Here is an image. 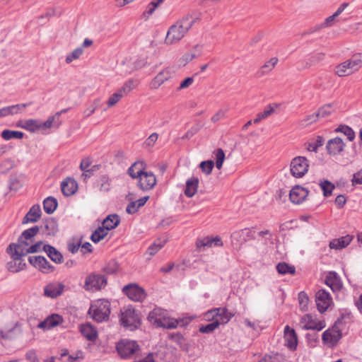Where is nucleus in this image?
Returning a JSON list of instances; mask_svg holds the SVG:
<instances>
[{
  "instance_id": "obj_1",
  "label": "nucleus",
  "mask_w": 362,
  "mask_h": 362,
  "mask_svg": "<svg viewBox=\"0 0 362 362\" xmlns=\"http://www.w3.org/2000/svg\"><path fill=\"white\" fill-rule=\"evenodd\" d=\"M198 19L189 13L183 16L169 28L165 42L172 45L181 40Z\"/></svg>"
},
{
  "instance_id": "obj_2",
  "label": "nucleus",
  "mask_w": 362,
  "mask_h": 362,
  "mask_svg": "<svg viewBox=\"0 0 362 362\" xmlns=\"http://www.w3.org/2000/svg\"><path fill=\"white\" fill-rule=\"evenodd\" d=\"M351 318V313H343L340 317L334 322L332 328L325 330L322 337L324 344L330 346H335L342 337L341 331L343 329V321L345 320H350Z\"/></svg>"
},
{
  "instance_id": "obj_3",
  "label": "nucleus",
  "mask_w": 362,
  "mask_h": 362,
  "mask_svg": "<svg viewBox=\"0 0 362 362\" xmlns=\"http://www.w3.org/2000/svg\"><path fill=\"white\" fill-rule=\"evenodd\" d=\"M361 67H362V53H357L337 66L335 73L340 77L346 76L358 71Z\"/></svg>"
},
{
  "instance_id": "obj_4",
  "label": "nucleus",
  "mask_w": 362,
  "mask_h": 362,
  "mask_svg": "<svg viewBox=\"0 0 362 362\" xmlns=\"http://www.w3.org/2000/svg\"><path fill=\"white\" fill-rule=\"evenodd\" d=\"M88 313L97 322L107 321L110 314V303L107 300H98L90 307Z\"/></svg>"
},
{
  "instance_id": "obj_5",
  "label": "nucleus",
  "mask_w": 362,
  "mask_h": 362,
  "mask_svg": "<svg viewBox=\"0 0 362 362\" xmlns=\"http://www.w3.org/2000/svg\"><path fill=\"white\" fill-rule=\"evenodd\" d=\"M121 325L130 330L137 329L141 325L139 313L133 308H124L121 310Z\"/></svg>"
},
{
  "instance_id": "obj_6",
  "label": "nucleus",
  "mask_w": 362,
  "mask_h": 362,
  "mask_svg": "<svg viewBox=\"0 0 362 362\" xmlns=\"http://www.w3.org/2000/svg\"><path fill=\"white\" fill-rule=\"evenodd\" d=\"M107 279L104 274L91 273L86 277L83 288L87 291L95 292L105 288Z\"/></svg>"
},
{
  "instance_id": "obj_7",
  "label": "nucleus",
  "mask_w": 362,
  "mask_h": 362,
  "mask_svg": "<svg viewBox=\"0 0 362 362\" xmlns=\"http://www.w3.org/2000/svg\"><path fill=\"white\" fill-rule=\"evenodd\" d=\"M116 349L121 358L126 359L136 354L140 348L135 341L122 339L117 344Z\"/></svg>"
},
{
  "instance_id": "obj_8",
  "label": "nucleus",
  "mask_w": 362,
  "mask_h": 362,
  "mask_svg": "<svg viewBox=\"0 0 362 362\" xmlns=\"http://www.w3.org/2000/svg\"><path fill=\"white\" fill-rule=\"evenodd\" d=\"M309 162L304 156H297L292 159L290 171L295 177H302L308 170Z\"/></svg>"
},
{
  "instance_id": "obj_9",
  "label": "nucleus",
  "mask_w": 362,
  "mask_h": 362,
  "mask_svg": "<svg viewBox=\"0 0 362 362\" xmlns=\"http://www.w3.org/2000/svg\"><path fill=\"white\" fill-rule=\"evenodd\" d=\"M33 243L30 240L21 239V235L18 239L17 243H11L6 248V252L12 257H24L26 255L25 250H28Z\"/></svg>"
},
{
  "instance_id": "obj_10",
  "label": "nucleus",
  "mask_w": 362,
  "mask_h": 362,
  "mask_svg": "<svg viewBox=\"0 0 362 362\" xmlns=\"http://www.w3.org/2000/svg\"><path fill=\"white\" fill-rule=\"evenodd\" d=\"M23 320L7 325L4 329H0L1 338L5 340H11L20 337L23 334Z\"/></svg>"
},
{
  "instance_id": "obj_11",
  "label": "nucleus",
  "mask_w": 362,
  "mask_h": 362,
  "mask_svg": "<svg viewBox=\"0 0 362 362\" xmlns=\"http://www.w3.org/2000/svg\"><path fill=\"white\" fill-rule=\"evenodd\" d=\"M123 293L131 300L134 301H143L146 294L145 290L137 284H129L122 288Z\"/></svg>"
},
{
  "instance_id": "obj_12",
  "label": "nucleus",
  "mask_w": 362,
  "mask_h": 362,
  "mask_svg": "<svg viewBox=\"0 0 362 362\" xmlns=\"http://www.w3.org/2000/svg\"><path fill=\"white\" fill-rule=\"evenodd\" d=\"M206 316L211 317L212 320L219 322L220 325L228 323L233 317V314L228 310L226 308H218L209 310Z\"/></svg>"
},
{
  "instance_id": "obj_13",
  "label": "nucleus",
  "mask_w": 362,
  "mask_h": 362,
  "mask_svg": "<svg viewBox=\"0 0 362 362\" xmlns=\"http://www.w3.org/2000/svg\"><path fill=\"white\" fill-rule=\"evenodd\" d=\"M28 262L42 273H51L55 269V267L43 256H30L28 257Z\"/></svg>"
},
{
  "instance_id": "obj_14",
  "label": "nucleus",
  "mask_w": 362,
  "mask_h": 362,
  "mask_svg": "<svg viewBox=\"0 0 362 362\" xmlns=\"http://www.w3.org/2000/svg\"><path fill=\"white\" fill-rule=\"evenodd\" d=\"M315 302L320 313L325 312L332 303L330 293L325 289H320L315 294Z\"/></svg>"
},
{
  "instance_id": "obj_15",
  "label": "nucleus",
  "mask_w": 362,
  "mask_h": 362,
  "mask_svg": "<svg viewBox=\"0 0 362 362\" xmlns=\"http://www.w3.org/2000/svg\"><path fill=\"white\" fill-rule=\"evenodd\" d=\"M139 179L138 187L143 191L150 190L156 185V176L151 172L144 170Z\"/></svg>"
},
{
  "instance_id": "obj_16",
  "label": "nucleus",
  "mask_w": 362,
  "mask_h": 362,
  "mask_svg": "<svg viewBox=\"0 0 362 362\" xmlns=\"http://www.w3.org/2000/svg\"><path fill=\"white\" fill-rule=\"evenodd\" d=\"M345 147V144L340 137H335L329 139L326 145V149L328 154L331 156H337L341 154Z\"/></svg>"
},
{
  "instance_id": "obj_17",
  "label": "nucleus",
  "mask_w": 362,
  "mask_h": 362,
  "mask_svg": "<svg viewBox=\"0 0 362 362\" xmlns=\"http://www.w3.org/2000/svg\"><path fill=\"white\" fill-rule=\"evenodd\" d=\"M223 241L218 236L214 238L206 236L203 238H198L196 242V245L199 249L204 250L206 248L211 247L213 246H222Z\"/></svg>"
},
{
  "instance_id": "obj_18",
  "label": "nucleus",
  "mask_w": 362,
  "mask_h": 362,
  "mask_svg": "<svg viewBox=\"0 0 362 362\" xmlns=\"http://www.w3.org/2000/svg\"><path fill=\"white\" fill-rule=\"evenodd\" d=\"M284 333L286 347L291 351L296 350L298 345V336L295 330L288 325H286L284 328Z\"/></svg>"
},
{
  "instance_id": "obj_19",
  "label": "nucleus",
  "mask_w": 362,
  "mask_h": 362,
  "mask_svg": "<svg viewBox=\"0 0 362 362\" xmlns=\"http://www.w3.org/2000/svg\"><path fill=\"white\" fill-rule=\"evenodd\" d=\"M62 316L58 314H52L45 318V320L40 322L37 327L42 329H50L63 322Z\"/></svg>"
},
{
  "instance_id": "obj_20",
  "label": "nucleus",
  "mask_w": 362,
  "mask_h": 362,
  "mask_svg": "<svg viewBox=\"0 0 362 362\" xmlns=\"http://www.w3.org/2000/svg\"><path fill=\"white\" fill-rule=\"evenodd\" d=\"M308 195V190L303 187L296 185L289 192V199L294 204L301 203Z\"/></svg>"
},
{
  "instance_id": "obj_21",
  "label": "nucleus",
  "mask_w": 362,
  "mask_h": 362,
  "mask_svg": "<svg viewBox=\"0 0 362 362\" xmlns=\"http://www.w3.org/2000/svg\"><path fill=\"white\" fill-rule=\"evenodd\" d=\"M325 283L333 292L339 291L342 288V283L340 277L335 272H329L325 276Z\"/></svg>"
},
{
  "instance_id": "obj_22",
  "label": "nucleus",
  "mask_w": 362,
  "mask_h": 362,
  "mask_svg": "<svg viewBox=\"0 0 362 362\" xmlns=\"http://www.w3.org/2000/svg\"><path fill=\"white\" fill-rule=\"evenodd\" d=\"M64 285L60 282H53L47 284L44 288L45 296L52 298H57L62 294Z\"/></svg>"
},
{
  "instance_id": "obj_23",
  "label": "nucleus",
  "mask_w": 362,
  "mask_h": 362,
  "mask_svg": "<svg viewBox=\"0 0 362 362\" xmlns=\"http://www.w3.org/2000/svg\"><path fill=\"white\" fill-rule=\"evenodd\" d=\"M78 189L77 182L74 178L67 177L61 183V189L63 194L66 197L74 194Z\"/></svg>"
},
{
  "instance_id": "obj_24",
  "label": "nucleus",
  "mask_w": 362,
  "mask_h": 362,
  "mask_svg": "<svg viewBox=\"0 0 362 362\" xmlns=\"http://www.w3.org/2000/svg\"><path fill=\"white\" fill-rule=\"evenodd\" d=\"M43 251L46 252L49 259L56 264H61L64 261L62 254L54 247L50 245H44Z\"/></svg>"
},
{
  "instance_id": "obj_25",
  "label": "nucleus",
  "mask_w": 362,
  "mask_h": 362,
  "mask_svg": "<svg viewBox=\"0 0 362 362\" xmlns=\"http://www.w3.org/2000/svg\"><path fill=\"white\" fill-rule=\"evenodd\" d=\"M184 320H176L168 316V313L161 318V320L156 325V327H163L165 329H175L180 322H182Z\"/></svg>"
},
{
  "instance_id": "obj_26",
  "label": "nucleus",
  "mask_w": 362,
  "mask_h": 362,
  "mask_svg": "<svg viewBox=\"0 0 362 362\" xmlns=\"http://www.w3.org/2000/svg\"><path fill=\"white\" fill-rule=\"evenodd\" d=\"M42 214L41 209L39 204L33 205L23 219V223L29 222L35 223L40 218Z\"/></svg>"
},
{
  "instance_id": "obj_27",
  "label": "nucleus",
  "mask_w": 362,
  "mask_h": 362,
  "mask_svg": "<svg viewBox=\"0 0 362 362\" xmlns=\"http://www.w3.org/2000/svg\"><path fill=\"white\" fill-rule=\"evenodd\" d=\"M172 71L169 68L165 69L159 72L152 81L151 85L153 88H158L165 81L171 78Z\"/></svg>"
},
{
  "instance_id": "obj_28",
  "label": "nucleus",
  "mask_w": 362,
  "mask_h": 362,
  "mask_svg": "<svg viewBox=\"0 0 362 362\" xmlns=\"http://www.w3.org/2000/svg\"><path fill=\"white\" fill-rule=\"evenodd\" d=\"M42 229L45 235H54L58 231L57 222L52 218H47L42 223Z\"/></svg>"
},
{
  "instance_id": "obj_29",
  "label": "nucleus",
  "mask_w": 362,
  "mask_h": 362,
  "mask_svg": "<svg viewBox=\"0 0 362 362\" xmlns=\"http://www.w3.org/2000/svg\"><path fill=\"white\" fill-rule=\"evenodd\" d=\"M12 260L7 263V269L11 272H18L21 270L25 269L26 264L22 259V257H18V258H15L16 257L11 256Z\"/></svg>"
},
{
  "instance_id": "obj_30",
  "label": "nucleus",
  "mask_w": 362,
  "mask_h": 362,
  "mask_svg": "<svg viewBox=\"0 0 362 362\" xmlns=\"http://www.w3.org/2000/svg\"><path fill=\"white\" fill-rule=\"evenodd\" d=\"M352 240V236L346 235L338 239H334L329 243V247L334 250H341L348 246Z\"/></svg>"
},
{
  "instance_id": "obj_31",
  "label": "nucleus",
  "mask_w": 362,
  "mask_h": 362,
  "mask_svg": "<svg viewBox=\"0 0 362 362\" xmlns=\"http://www.w3.org/2000/svg\"><path fill=\"white\" fill-rule=\"evenodd\" d=\"M166 313V310H163L160 308H156L148 313L147 320L151 324L156 327Z\"/></svg>"
},
{
  "instance_id": "obj_32",
  "label": "nucleus",
  "mask_w": 362,
  "mask_h": 362,
  "mask_svg": "<svg viewBox=\"0 0 362 362\" xmlns=\"http://www.w3.org/2000/svg\"><path fill=\"white\" fill-rule=\"evenodd\" d=\"M120 223V218L117 214L108 215L103 221V226L108 231L115 228Z\"/></svg>"
},
{
  "instance_id": "obj_33",
  "label": "nucleus",
  "mask_w": 362,
  "mask_h": 362,
  "mask_svg": "<svg viewBox=\"0 0 362 362\" xmlns=\"http://www.w3.org/2000/svg\"><path fill=\"white\" fill-rule=\"evenodd\" d=\"M199 185V179L197 177H191L186 182V188L185 194L188 197H193L197 191Z\"/></svg>"
},
{
  "instance_id": "obj_34",
  "label": "nucleus",
  "mask_w": 362,
  "mask_h": 362,
  "mask_svg": "<svg viewBox=\"0 0 362 362\" xmlns=\"http://www.w3.org/2000/svg\"><path fill=\"white\" fill-rule=\"evenodd\" d=\"M81 334L89 341L96 339L97 331L89 324L82 325L80 327Z\"/></svg>"
},
{
  "instance_id": "obj_35",
  "label": "nucleus",
  "mask_w": 362,
  "mask_h": 362,
  "mask_svg": "<svg viewBox=\"0 0 362 362\" xmlns=\"http://www.w3.org/2000/svg\"><path fill=\"white\" fill-rule=\"evenodd\" d=\"M278 62H279V59L277 57L271 58L269 61L265 62L260 67L259 70L257 71L258 76H262L266 75L268 73H269L275 67V66L277 64Z\"/></svg>"
},
{
  "instance_id": "obj_36",
  "label": "nucleus",
  "mask_w": 362,
  "mask_h": 362,
  "mask_svg": "<svg viewBox=\"0 0 362 362\" xmlns=\"http://www.w3.org/2000/svg\"><path fill=\"white\" fill-rule=\"evenodd\" d=\"M144 163L142 162H135L128 169L127 173L129 175L133 178H139L143 174Z\"/></svg>"
},
{
  "instance_id": "obj_37",
  "label": "nucleus",
  "mask_w": 362,
  "mask_h": 362,
  "mask_svg": "<svg viewBox=\"0 0 362 362\" xmlns=\"http://www.w3.org/2000/svg\"><path fill=\"white\" fill-rule=\"evenodd\" d=\"M57 200L53 197H48L43 201L44 211L48 214L54 213L57 209Z\"/></svg>"
},
{
  "instance_id": "obj_38",
  "label": "nucleus",
  "mask_w": 362,
  "mask_h": 362,
  "mask_svg": "<svg viewBox=\"0 0 362 362\" xmlns=\"http://www.w3.org/2000/svg\"><path fill=\"white\" fill-rule=\"evenodd\" d=\"M167 243L166 239L158 238L147 249L146 253L151 257L155 255Z\"/></svg>"
},
{
  "instance_id": "obj_39",
  "label": "nucleus",
  "mask_w": 362,
  "mask_h": 362,
  "mask_svg": "<svg viewBox=\"0 0 362 362\" xmlns=\"http://www.w3.org/2000/svg\"><path fill=\"white\" fill-rule=\"evenodd\" d=\"M60 124H61V122H60V120H58L57 115L50 116L44 122H42L40 121V130H46L47 129L51 128L53 126L56 127H59Z\"/></svg>"
},
{
  "instance_id": "obj_40",
  "label": "nucleus",
  "mask_w": 362,
  "mask_h": 362,
  "mask_svg": "<svg viewBox=\"0 0 362 362\" xmlns=\"http://www.w3.org/2000/svg\"><path fill=\"white\" fill-rule=\"evenodd\" d=\"M315 320H313V316L310 315H305L303 316L300 321V326L303 329H315Z\"/></svg>"
},
{
  "instance_id": "obj_41",
  "label": "nucleus",
  "mask_w": 362,
  "mask_h": 362,
  "mask_svg": "<svg viewBox=\"0 0 362 362\" xmlns=\"http://www.w3.org/2000/svg\"><path fill=\"white\" fill-rule=\"evenodd\" d=\"M21 128L30 132H35L40 130V120L30 119L24 121L23 126Z\"/></svg>"
},
{
  "instance_id": "obj_42",
  "label": "nucleus",
  "mask_w": 362,
  "mask_h": 362,
  "mask_svg": "<svg viewBox=\"0 0 362 362\" xmlns=\"http://www.w3.org/2000/svg\"><path fill=\"white\" fill-rule=\"evenodd\" d=\"M107 235V230L103 227H98L91 235L90 240L94 243H99Z\"/></svg>"
},
{
  "instance_id": "obj_43",
  "label": "nucleus",
  "mask_w": 362,
  "mask_h": 362,
  "mask_svg": "<svg viewBox=\"0 0 362 362\" xmlns=\"http://www.w3.org/2000/svg\"><path fill=\"white\" fill-rule=\"evenodd\" d=\"M335 132H341L347 136V139L352 141L356 136L354 131L350 127L345 124H340L334 131Z\"/></svg>"
},
{
  "instance_id": "obj_44",
  "label": "nucleus",
  "mask_w": 362,
  "mask_h": 362,
  "mask_svg": "<svg viewBox=\"0 0 362 362\" xmlns=\"http://www.w3.org/2000/svg\"><path fill=\"white\" fill-rule=\"evenodd\" d=\"M1 137L5 140H10L11 139H21L23 137L24 134L19 131H13L9 129H5L1 132Z\"/></svg>"
},
{
  "instance_id": "obj_45",
  "label": "nucleus",
  "mask_w": 362,
  "mask_h": 362,
  "mask_svg": "<svg viewBox=\"0 0 362 362\" xmlns=\"http://www.w3.org/2000/svg\"><path fill=\"white\" fill-rule=\"evenodd\" d=\"M98 185L101 192H108L110 189L111 180L107 175H103L98 179Z\"/></svg>"
},
{
  "instance_id": "obj_46",
  "label": "nucleus",
  "mask_w": 362,
  "mask_h": 362,
  "mask_svg": "<svg viewBox=\"0 0 362 362\" xmlns=\"http://www.w3.org/2000/svg\"><path fill=\"white\" fill-rule=\"evenodd\" d=\"M276 270L281 274H294L296 269L293 266H290L288 264L283 262L276 265Z\"/></svg>"
},
{
  "instance_id": "obj_47",
  "label": "nucleus",
  "mask_w": 362,
  "mask_h": 362,
  "mask_svg": "<svg viewBox=\"0 0 362 362\" xmlns=\"http://www.w3.org/2000/svg\"><path fill=\"white\" fill-rule=\"evenodd\" d=\"M40 228L37 226H35L25 230L21 233V239H25L33 242V238L39 233Z\"/></svg>"
},
{
  "instance_id": "obj_48",
  "label": "nucleus",
  "mask_w": 362,
  "mask_h": 362,
  "mask_svg": "<svg viewBox=\"0 0 362 362\" xmlns=\"http://www.w3.org/2000/svg\"><path fill=\"white\" fill-rule=\"evenodd\" d=\"M250 236L251 230L249 228H244L235 231L231 235V238L233 240H238V238H242L243 242L247 241V238H250Z\"/></svg>"
},
{
  "instance_id": "obj_49",
  "label": "nucleus",
  "mask_w": 362,
  "mask_h": 362,
  "mask_svg": "<svg viewBox=\"0 0 362 362\" xmlns=\"http://www.w3.org/2000/svg\"><path fill=\"white\" fill-rule=\"evenodd\" d=\"M137 86V81L134 79H129L127 81L122 87L119 89L121 93H123V96L127 95Z\"/></svg>"
},
{
  "instance_id": "obj_50",
  "label": "nucleus",
  "mask_w": 362,
  "mask_h": 362,
  "mask_svg": "<svg viewBox=\"0 0 362 362\" xmlns=\"http://www.w3.org/2000/svg\"><path fill=\"white\" fill-rule=\"evenodd\" d=\"M33 104L32 102L27 103H21L8 106L9 115H13L16 114H19L22 112L27 107Z\"/></svg>"
},
{
  "instance_id": "obj_51",
  "label": "nucleus",
  "mask_w": 362,
  "mask_h": 362,
  "mask_svg": "<svg viewBox=\"0 0 362 362\" xmlns=\"http://www.w3.org/2000/svg\"><path fill=\"white\" fill-rule=\"evenodd\" d=\"M320 186L323 192V195L326 197H329L332 194V191L335 187L334 185L329 180L321 181Z\"/></svg>"
},
{
  "instance_id": "obj_52",
  "label": "nucleus",
  "mask_w": 362,
  "mask_h": 362,
  "mask_svg": "<svg viewBox=\"0 0 362 362\" xmlns=\"http://www.w3.org/2000/svg\"><path fill=\"white\" fill-rule=\"evenodd\" d=\"M334 111V108L332 104H327L317 110L319 118H325L330 115Z\"/></svg>"
},
{
  "instance_id": "obj_53",
  "label": "nucleus",
  "mask_w": 362,
  "mask_h": 362,
  "mask_svg": "<svg viewBox=\"0 0 362 362\" xmlns=\"http://www.w3.org/2000/svg\"><path fill=\"white\" fill-rule=\"evenodd\" d=\"M214 154L216 158V167L220 170L225 160V153L222 148H217L214 151Z\"/></svg>"
},
{
  "instance_id": "obj_54",
  "label": "nucleus",
  "mask_w": 362,
  "mask_h": 362,
  "mask_svg": "<svg viewBox=\"0 0 362 362\" xmlns=\"http://www.w3.org/2000/svg\"><path fill=\"white\" fill-rule=\"evenodd\" d=\"M324 57L325 54L322 52H317L313 54L307 59L306 66H310L316 64L317 63L321 62L324 59Z\"/></svg>"
},
{
  "instance_id": "obj_55",
  "label": "nucleus",
  "mask_w": 362,
  "mask_h": 362,
  "mask_svg": "<svg viewBox=\"0 0 362 362\" xmlns=\"http://www.w3.org/2000/svg\"><path fill=\"white\" fill-rule=\"evenodd\" d=\"M219 326V322H216L213 320V322L206 325H201L199 328V331L201 333H211L214 332L216 328Z\"/></svg>"
},
{
  "instance_id": "obj_56",
  "label": "nucleus",
  "mask_w": 362,
  "mask_h": 362,
  "mask_svg": "<svg viewBox=\"0 0 362 362\" xmlns=\"http://www.w3.org/2000/svg\"><path fill=\"white\" fill-rule=\"evenodd\" d=\"M119 269V266L115 261L108 262L103 269V271L107 274H114Z\"/></svg>"
},
{
  "instance_id": "obj_57",
  "label": "nucleus",
  "mask_w": 362,
  "mask_h": 362,
  "mask_svg": "<svg viewBox=\"0 0 362 362\" xmlns=\"http://www.w3.org/2000/svg\"><path fill=\"white\" fill-rule=\"evenodd\" d=\"M83 53V49L81 47H78L75 49L70 54L66 56L65 61L67 64H70L74 60L78 59Z\"/></svg>"
},
{
  "instance_id": "obj_58",
  "label": "nucleus",
  "mask_w": 362,
  "mask_h": 362,
  "mask_svg": "<svg viewBox=\"0 0 362 362\" xmlns=\"http://www.w3.org/2000/svg\"><path fill=\"white\" fill-rule=\"evenodd\" d=\"M202 170L206 175H210L214 167V163L212 160L202 161L199 165Z\"/></svg>"
},
{
  "instance_id": "obj_59",
  "label": "nucleus",
  "mask_w": 362,
  "mask_h": 362,
  "mask_svg": "<svg viewBox=\"0 0 362 362\" xmlns=\"http://www.w3.org/2000/svg\"><path fill=\"white\" fill-rule=\"evenodd\" d=\"M202 128V125L199 123H197L192 126L182 137V139H189L194 134H196Z\"/></svg>"
},
{
  "instance_id": "obj_60",
  "label": "nucleus",
  "mask_w": 362,
  "mask_h": 362,
  "mask_svg": "<svg viewBox=\"0 0 362 362\" xmlns=\"http://www.w3.org/2000/svg\"><path fill=\"white\" fill-rule=\"evenodd\" d=\"M319 119V116L317 115V112H315L312 115H308L304 119H301L300 122V125H308L313 124V122H315Z\"/></svg>"
},
{
  "instance_id": "obj_61",
  "label": "nucleus",
  "mask_w": 362,
  "mask_h": 362,
  "mask_svg": "<svg viewBox=\"0 0 362 362\" xmlns=\"http://www.w3.org/2000/svg\"><path fill=\"white\" fill-rule=\"evenodd\" d=\"M123 96V93H121L118 90L116 93H113L107 100L108 107L114 106Z\"/></svg>"
},
{
  "instance_id": "obj_62",
  "label": "nucleus",
  "mask_w": 362,
  "mask_h": 362,
  "mask_svg": "<svg viewBox=\"0 0 362 362\" xmlns=\"http://www.w3.org/2000/svg\"><path fill=\"white\" fill-rule=\"evenodd\" d=\"M298 298L300 306L302 308V309L307 308L309 299L308 295L304 291H301L298 293Z\"/></svg>"
},
{
  "instance_id": "obj_63",
  "label": "nucleus",
  "mask_w": 362,
  "mask_h": 362,
  "mask_svg": "<svg viewBox=\"0 0 362 362\" xmlns=\"http://www.w3.org/2000/svg\"><path fill=\"white\" fill-rule=\"evenodd\" d=\"M259 362H281V359L278 354L273 356L269 355L265 356Z\"/></svg>"
},
{
  "instance_id": "obj_64",
  "label": "nucleus",
  "mask_w": 362,
  "mask_h": 362,
  "mask_svg": "<svg viewBox=\"0 0 362 362\" xmlns=\"http://www.w3.org/2000/svg\"><path fill=\"white\" fill-rule=\"evenodd\" d=\"M351 182L353 185L362 184V170L354 174Z\"/></svg>"
}]
</instances>
